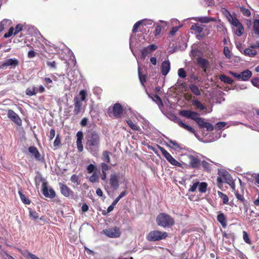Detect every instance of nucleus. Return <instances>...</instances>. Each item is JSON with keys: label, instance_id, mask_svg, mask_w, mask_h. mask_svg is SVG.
<instances>
[{"label": "nucleus", "instance_id": "nucleus-1", "mask_svg": "<svg viewBox=\"0 0 259 259\" xmlns=\"http://www.w3.org/2000/svg\"><path fill=\"white\" fill-rule=\"evenodd\" d=\"M100 141V134L95 131L89 132L85 136V148L95 157L99 155Z\"/></svg>", "mask_w": 259, "mask_h": 259}, {"label": "nucleus", "instance_id": "nucleus-2", "mask_svg": "<svg viewBox=\"0 0 259 259\" xmlns=\"http://www.w3.org/2000/svg\"><path fill=\"white\" fill-rule=\"evenodd\" d=\"M156 223L158 226L164 228L170 227L174 224V220L169 215L161 213L157 217Z\"/></svg>", "mask_w": 259, "mask_h": 259}, {"label": "nucleus", "instance_id": "nucleus-3", "mask_svg": "<svg viewBox=\"0 0 259 259\" xmlns=\"http://www.w3.org/2000/svg\"><path fill=\"white\" fill-rule=\"evenodd\" d=\"M168 236L166 232H162L158 230L150 231L147 235L146 239L150 242H155L165 239Z\"/></svg>", "mask_w": 259, "mask_h": 259}, {"label": "nucleus", "instance_id": "nucleus-4", "mask_svg": "<svg viewBox=\"0 0 259 259\" xmlns=\"http://www.w3.org/2000/svg\"><path fill=\"white\" fill-rule=\"evenodd\" d=\"M229 73L238 80L242 81L248 80L252 76V72L248 69H246L240 73L230 71Z\"/></svg>", "mask_w": 259, "mask_h": 259}, {"label": "nucleus", "instance_id": "nucleus-5", "mask_svg": "<svg viewBox=\"0 0 259 259\" xmlns=\"http://www.w3.org/2000/svg\"><path fill=\"white\" fill-rule=\"evenodd\" d=\"M159 148L162 155L169 163L174 166L182 167V164L176 160L165 149L160 146L159 147Z\"/></svg>", "mask_w": 259, "mask_h": 259}, {"label": "nucleus", "instance_id": "nucleus-6", "mask_svg": "<svg viewBox=\"0 0 259 259\" xmlns=\"http://www.w3.org/2000/svg\"><path fill=\"white\" fill-rule=\"evenodd\" d=\"M19 63L18 60L16 58L7 59L1 63L0 69H4L7 67L15 68L18 65Z\"/></svg>", "mask_w": 259, "mask_h": 259}, {"label": "nucleus", "instance_id": "nucleus-7", "mask_svg": "<svg viewBox=\"0 0 259 259\" xmlns=\"http://www.w3.org/2000/svg\"><path fill=\"white\" fill-rule=\"evenodd\" d=\"M119 175L114 172L110 176L109 184L110 187L114 190H116L119 186Z\"/></svg>", "mask_w": 259, "mask_h": 259}, {"label": "nucleus", "instance_id": "nucleus-8", "mask_svg": "<svg viewBox=\"0 0 259 259\" xmlns=\"http://www.w3.org/2000/svg\"><path fill=\"white\" fill-rule=\"evenodd\" d=\"M103 233L107 237L110 238H117L120 235V232L118 228H110L104 229L103 231Z\"/></svg>", "mask_w": 259, "mask_h": 259}, {"label": "nucleus", "instance_id": "nucleus-9", "mask_svg": "<svg viewBox=\"0 0 259 259\" xmlns=\"http://www.w3.org/2000/svg\"><path fill=\"white\" fill-rule=\"evenodd\" d=\"M42 192L44 195L48 198H53L55 197L56 194L54 190L50 188H48V185L47 183H43L42 185Z\"/></svg>", "mask_w": 259, "mask_h": 259}, {"label": "nucleus", "instance_id": "nucleus-10", "mask_svg": "<svg viewBox=\"0 0 259 259\" xmlns=\"http://www.w3.org/2000/svg\"><path fill=\"white\" fill-rule=\"evenodd\" d=\"M231 24L236 28V29L234 30L235 34L238 36L242 35L244 32V28L240 21L236 18L232 22Z\"/></svg>", "mask_w": 259, "mask_h": 259}, {"label": "nucleus", "instance_id": "nucleus-11", "mask_svg": "<svg viewBox=\"0 0 259 259\" xmlns=\"http://www.w3.org/2000/svg\"><path fill=\"white\" fill-rule=\"evenodd\" d=\"M8 117L18 125H21L22 124L21 118L14 111L9 110L8 112Z\"/></svg>", "mask_w": 259, "mask_h": 259}, {"label": "nucleus", "instance_id": "nucleus-12", "mask_svg": "<svg viewBox=\"0 0 259 259\" xmlns=\"http://www.w3.org/2000/svg\"><path fill=\"white\" fill-rule=\"evenodd\" d=\"M123 113V108L119 103H115L113 107V114L116 118H121Z\"/></svg>", "mask_w": 259, "mask_h": 259}, {"label": "nucleus", "instance_id": "nucleus-13", "mask_svg": "<svg viewBox=\"0 0 259 259\" xmlns=\"http://www.w3.org/2000/svg\"><path fill=\"white\" fill-rule=\"evenodd\" d=\"M76 146L78 152H81L83 150L82 145L83 133L81 131H78L76 135Z\"/></svg>", "mask_w": 259, "mask_h": 259}, {"label": "nucleus", "instance_id": "nucleus-14", "mask_svg": "<svg viewBox=\"0 0 259 259\" xmlns=\"http://www.w3.org/2000/svg\"><path fill=\"white\" fill-rule=\"evenodd\" d=\"M190 165L192 168H199L200 166V161L196 156L193 155H188Z\"/></svg>", "mask_w": 259, "mask_h": 259}, {"label": "nucleus", "instance_id": "nucleus-15", "mask_svg": "<svg viewBox=\"0 0 259 259\" xmlns=\"http://www.w3.org/2000/svg\"><path fill=\"white\" fill-rule=\"evenodd\" d=\"M170 69V63L168 60H165L161 64V73L163 75H166Z\"/></svg>", "mask_w": 259, "mask_h": 259}, {"label": "nucleus", "instance_id": "nucleus-16", "mask_svg": "<svg viewBox=\"0 0 259 259\" xmlns=\"http://www.w3.org/2000/svg\"><path fill=\"white\" fill-rule=\"evenodd\" d=\"M59 187L62 194H63L65 197L69 196L71 192H72V191L69 187L62 183L59 184Z\"/></svg>", "mask_w": 259, "mask_h": 259}, {"label": "nucleus", "instance_id": "nucleus-17", "mask_svg": "<svg viewBox=\"0 0 259 259\" xmlns=\"http://www.w3.org/2000/svg\"><path fill=\"white\" fill-rule=\"evenodd\" d=\"M28 151L37 160H40V154L37 149L34 146H30L28 148Z\"/></svg>", "mask_w": 259, "mask_h": 259}, {"label": "nucleus", "instance_id": "nucleus-18", "mask_svg": "<svg viewBox=\"0 0 259 259\" xmlns=\"http://www.w3.org/2000/svg\"><path fill=\"white\" fill-rule=\"evenodd\" d=\"M197 62L199 65L201 66L202 69L203 70L204 72H206V68H207L209 62L208 61L205 59L202 58H198L197 59Z\"/></svg>", "mask_w": 259, "mask_h": 259}, {"label": "nucleus", "instance_id": "nucleus-19", "mask_svg": "<svg viewBox=\"0 0 259 259\" xmlns=\"http://www.w3.org/2000/svg\"><path fill=\"white\" fill-rule=\"evenodd\" d=\"M217 220L224 228L227 227V219L224 213H221L218 214L217 216Z\"/></svg>", "mask_w": 259, "mask_h": 259}, {"label": "nucleus", "instance_id": "nucleus-20", "mask_svg": "<svg viewBox=\"0 0 259 259\" xmlns=\"http://www.w3.org/2000/svg\"><path fill=\"white\" fill-rule=\"evenodd\" d=\"M178 122H179V125L185 128V130H186L187 131H188V132H189L190 133H192V134H194L195 136L196 135V133H195V131L194 128H193L192 127H191L190 126L184 123L182 120L181 119H179L178 120Z\"/></svg>", "mask_w": 259, "mask_h": 259}, {"label": "nucleus", "instance_id": "nucleus-21", "mask_svg": "<svg viewBox=\"0 0 259 259\" xmlns=\"http://www.w3.org/2000/svg\"><path fill=\"white\" fill-rule=\"evenodd\" d=\"M222 12L230 24L234 21V20L237 18L235 16L232 15L227 9H223Z\"/></svg>", "mask_w": 259, "mask_h": 259}, {"label": "nucleus", "instance_id": "nucleus-22", "mask_svg": "<svg viewBox=\"0 0 259 259\" xmlns=\"http://www.w3.org/2000/svg\"><path fill=\"white\" fill-rule=\"evenodd\" d=\"M74 113L75 114H78L80 110L81 107V103L77 97L74 98Z\"/></svg>", "mask_w": 259, "mask_h": 259}, {"label": "nucleus", "instance_id": "nucleus-23", "mask_svg": "<svg viewBox=\"0 0 259 259\" xmlns=\"http://www.w3.org/2000/svg\"><path fill=\"white\" fill-rule=\"evenodd\" d=\"M12 24V21L10 19H5L0 22V32L3 31L5 27H7Z\"/></svg>", "mask_w": 259, "mask_h": 259}, {"label": "nucleus", "instance_id": "nucleus-24", "mask_svg": "<svg viewBox=\"0 0 259 259\" xmlns=\"http://www.w3.org/2000/svg\"><path fill=\"white\" fill-rule=\"evenodd\" d=\"M243 53L246 56H248L250 57H253L256 55L257 52L255 50L252 49L251 48H246L245 50H244Z\"/></svg>", "mask_w": 259, "mask_h": 259}, {"label": "nucleus", "instance_id": "nucleus-25", "mask_svg": "<svg viewBox=\"0 0 259 259\" xmlns=\"http://www.w3.org/2000/svg\"><path fill=\"white\" fill-rule=\"evenodd\" d=\"M198 191L202 193H205L207 190V188L208 186L206 182H198Z\"/></svg>", "mask_w": 259, "mask_h": 259}, {"label": "nucleus", "instance_id": "nucleus-26", "mask_svg": "<svg viewBox=\"0 0 259 259\" xmlns=\"http://www.w3.org/2000/svg\"><path fill=\"white\" fill-rule=\"evenodd\" d=\"M18 194L19 195L21 201L23 202V203H24L25 204H30V200L27 197H26L25 196V195L23 194L21 189H19V190L18 191Z\"/></svg>", "mask_w": 259, "mask_h": 259}, {"label": "nucleus", "instance_id": "nucleus-27", "mask_svg": "<svg viewBox=\"0 0 259 259\" xmlns=\"http://www.w3.org/2000/svg\"><path fill=\"white\" fill-rule=\"evenodd\" d=\"M189 88L191 92L195 95L200 96L201 95V92L197 85L194 84H190L189 85Z\"/></svg>", "mask_w": 259, "mask_h": 259}, {"label": "nucleus", "instance_id": "nucleus-28", "mask_svg": "<svg viewBox=\"0 0 259 259\" xmlns=\"http://www.w3.org/2000/svg\"><path fill=\"white\" fill-rule=\"evenodd\" d=\"M149 97L152 99V100L155 102L157 105L160 107L163 106L162 102L160 98L157 95L152 96L149 95Z\"/></svg>", "mask_w": 259, "mask_h": 259}, {"label": "nucleus", "instance_id": "nucleus-29", "mask_svg": "<svg viewBox=\"0 0 259 259\" xmlns=\"http://www.w3.org/2000/svg\"><path fill=\"white\" fill-rule=\"evenodd\" d=\"M180 115L186 117L187 118H190L192 117V114H193V111L190 110H181L179 113Z\"/></svg>", "mask_w": 259, "mask_h": 259}, {"label": "nucleus", "instance_id": "nucleus-30", "mask_svg": "<svg viewBox=\"0 0 259 259\" xmlns=\"http://www.w3.org/2000/svg\"><path fill=\"white\" fill-rule=\"evenodd\" d=\"M219 78L222 81L228 84H232L233 81V79L225 74L221 75Z\"/></svg>", "mask_w": 259, "mask_h": 259}, {"label": "nucleus", "instance_id": "nucleus-31", "mask_svg": "<svg viewBox=\"0 0 259 259\" xmlns=\"http://www.w3.org/2000/svg\"><path fill=\"white\" fill-rule=\"evenodd\" d=\"M204 27L199 26L198 24H193L191 27V29L195 31L197 33H201L203 30Z\"/></svg>", "mask_w": 259, "mask_h": 259}, {"label": "nucleus", "instance_id": "nucleus-32", "mask_svg": "<svg viewBox=\"0 0 259 259\" xmlns=\"http://www.w3.org/2000/svg\"><path fill=\"white\" fill-rule=\"evenodd\" d=\"M42 80L47 89H50L52 88V86L50 84L52 83L53 81L50 78L45 77L42 78Z\"/></svg>", "mask_w": 259, "mask_h": 259}, {"label": "nucleus", "instance_id": "nucleus-33", "mask_svg": "<svg viewBox=\"0 0 259 259\" xmlns=\"http://www.w3.org/2000/svg\"><path fill=\"white\" fill-rule=\"evenodd\" d=\"M37 94L36 88L35 87H32L30 88H28L26 90V94L29 96L35 95Z\"/></svg>", "mask_w": 259, "mask_h": 259}, {"label": "nucleus", "instance_id": "nucleus-34", "mask_svg": "<svg viewBox=\"0 0 259 259\" xmlns=\"http://www.w3.org/2000/svg\"><path fill=\"white\" fill-rule=\"evenodd\" d=\"M192 104L193 105L195 106L197 108L200 109L201 110L206 109L205 106L203 105L200 101L198 100H193L192 101Z\"/></svg>", "mask_w": 259, "mask_h": 259}, {"label": "nucleus", "instance_id": "nucleus-35", "mask_svg": "<svg viewBox=\"0 0 259 259\" xmlns=\"http://www.w3.org/2000/svg\"><path fill=\"white\" fill-rule=\"evenodd\" d=\"M89 180L90 182L94 183L99 182V176L98 175L96 172H94L92 176L90 177L89 178Z\"/></svg>", "mask_w": 259, "mask_h": 259}, {"label": "nucleus", "instance_id": "nucleus-36", "mask_svg": "<svg viewBox=\"0 0 259 259\" xmlns=\"http://www.w3.org/2000/svg\"><path fill=\"white\" fill-rule=\"evenodd\" d=\"M253 27L254 33L259 35V20L255 19L254 20Z\"/></svg>", "mask_w": 259, "mask_h": 259}, {"label": "nucleus", "instance_id": "nucleus-37", "mask_svg": "<svg viewBox=\"0 0 259 259\" xmlns=\"http://www.w3.org/2000/svg\"><path fill=\"white\" fill-rule=\"evenodd\" d=\"M126 122L127 123L128 125L134 131H139L140 127L134 124L131 120L128 119L126 120Z\"/></svg>", "mask_w": 259, "mask_h": 259}, {"label": "nucleus", "instance_id": "nucleus-38", "mask_svg": "<svg viewBox=\"0 0 259 259\" xmlns=\"http://www.w3.org/2000/svg\"><path fill=\"white\" fill-rule=\"evenodd\" d=\"M110 153L108 151H105L103 152V157L102 159L104 161L107 162V163H109L110 162Z\"/></svg>", "mask_w": 259, "mask_h": 259}, {"label": "nucleus", "instance_id": "nucleus-39", "mask_svg": "<svg viewBox=\"0 0 259 259\" xmlns=\"http://www.w3.org/2000/svg\"><path fill=\"white\" fill-rule=\"evenodd\" d=\"M218 194L219 197L223 199L224 204H226L228 202L229 198L228 197L226 194H224L221 191H218Z\"/></svg>", "mask_w": 259, "mask_h": 259}, {"label": "nucleus", "instance_id": "nucleus-40", "mask_svg": "<svg viewBox=\"0 0 259 259\" xmlns=\"http://www.w3.org/2000/svg\"><path fill=\"white\" fill-rule=\"evenodd\" d=\"M212 20L213 19L211 18L208 17H200L198 18V21L201 23H208Z\"/></svg>", "mask_w": 259, "mask_h": 259}, {"label": "nucleus", "instance_id": "nucleus-41", "mask_svg": "<svg viewBox=\"0 0 259 259\" xmlns=\"http://www.w3.org/2000/svg\"><path fill=\"white\" fill-rule=\"evenodd\" d=\"M145 21H147V20H140V21H139L137 22H136L134 25V27L133 28V32H135V33L137 32L138 31V28L139 27V26L141 24L144 23Z\"/></svg>", "mask_w": 259, "mask_h": 259}, {"label": "nucleus", "instance_id": "nucleus-42", "mask_svg": "<svg viewBox=\"0 0 259 259\" xmlns=\"http://www.w3.org/2000/svg\"><path fill=\"white\" fill-rule=\"evenodd\" d=\"M138 76L141 84L144 85V83L146 82V76L142 75L139 66L138 67Z\"/></svg>", "mask_w": 259, "mask_h": 259}, {"label": "nucleus", "instance_id": "nucleus-43", "mask_svg": "<svg viewBox=\"0 0 259 259\" xmlns=\"http://www.w3.org/2000/svg\"><path fill=\"white\" fill-rule=\"evenodd\" d=\"M196 122L198 124L200 128H204V126H205V125L206 123V122L205 121L204 119L200 117L197 119Z\"/></svg>", "mask_w": 259, "mask_h": 259}, {"label": "nucleus", "instance_id": "nucleus-44", "mask_svg": "<svg viewBox=\"0 0 259 259\" xmlns=\"http://www.w3.org/2000/svg\"><path fill=\"white\" fill-rule=\"evenodd\" d=\"M71 181L76 185L80 184V180L77 176L76 175H73L70 178Z\"/></svg>", "mask_w": 259, "mask_h": 259}, {"label": "nucleus", "instance_id": "nucleus-45", "mask_svg": "<svg viewBox=\"0 0 259 259\" xmlns=\"http://www.w3.org/2000/svg\"><path fill=\"white\" fill-rule=\"evenodd\" d=\"M141 52L142 58L143 59H145L146 58V56H147V55L151 53L149 51V50L148 49V48L147 47H145V48H143L141 50Z\"/></svg>", "mask_w": 259, "mask_h": 259}, {"label": "nucleus", "instance_id": "nucleus-46", "mask_svg": "<svg viewBox=\"0 0 259 259\" xmlns=\"http://www.w3.org/2000/svg\"><path fill=\"white\" fill-rule=\"evenodd\" d=\"M178 76L182 78H184L187 76V73L184 68H180L178 71Z\"/></svg>", "mask_w": 259, "mask_h": 259}, {"label": "nucleus", "instance_id": "nucleus-47", "mask_svg": "<svg viewBox=\"0 0 259 259\" xmlns=\"http://www.w3.org/2000/svg\"><path fill=\"white\" fill-rule=\"evenodd\" d=\"M29 216L33 220H36L38 218V213L35 211L29 208Z\"/></svg>", "mask_w": 259, "mask_h": 259}, {"label": "nucleus", "instance_id": "nucleus-48", "mask_svg": "<svg viewBox=\"0 0 259 259\" xmlns=\"http://www.w3.org/2000/svg\"><path fill=\"white\" fill-rule=\"evenodd\" d=\"M243 238L245 243L248 244H251V242L249 239V236L247 233L245 231L243 232Z\"/></svg>", "mask_w": 259, "mask_h": 259}, {"label": "nucleus", "instance_id": "nucleus-49", "mask_svg": "<svg viewBox=\"0 0 259 259\" xmlns=\"http://www.w3.org/2000/svg\"><path fill=\"white\" fill-rule=\"evenodd\" d=\"M23 25L21 24H19L16 26L14 28V35L17 34L19 32L23 30Z\"/></svg>", "mask_w": 259, "mask_h": 259}, {"label": "nucleus", "instance_id": "nucleus-50", "mask_svg": "<svg viewBox=\"0 0 259 259\" xmlns=\"http://www.w3.org/2000/svg\"><path fill=\"white\" fill-rule=\"evenodd\" d=\"M79 95L80 96V100L81 101L85 100V98L87 96V92L85 90L80 91Z\"/></svg>", "mask_w": 259, "mask_h": 259}, {"label": "nucleus", "instance_id": "nucleus-51", "mask_svg": "<svg viewBox=\"0 0 259 259\" xmlns=\"http://www.w3.org/2000/svg\"><path fill=\"white\" fill-rule=\"evenodd\" d=\"M202 165L206 170H210L211 169V164L205 160H203L201 162Z\"/></svg>", "mask_w": 259, "mask_h": 259}, {"label": "nucleus", "instance_id": "nucleus-52", "mask_svg": "<svg viewBox=\"0 0 259 259\" xmlns=\"http://www.w3.org/2000/svg\"><path fill=\"white\" fill-rule=\"evenodd\" d=\"M240 11L245 16L249 17L250 16V11L248 9L244 7L240 8Z\"/></svg>", "mask_w": 259, "mask_h": 259}, {"label": "nucleus", "instance_id": "nucleus-53", "mask_svg": "<svg viewBox=\"0 0 259 259\" xmlns=\"http://www.w3.org/2000/svg\"><path fill=\"white\" fill-rule=\"evenodd\" d=\"M224 54L226 57V58L228 59H230L231 57V53L229 50V49L228 47H225L224 48Z\"/></svg>", "mask_w": 259, "mask_h": 259}, {"label": "nucleus", "instance_id": "nucleus-54", "mask_svg": "<svg viewBox=\"0 0 259 259\" xmlns=\"http://www.w3.org/2000/svg\"><path fill=\"white\" fill-rule=\"evenodd\" d=\"M12 35H14V27H11L9 29L8 32L4 34V37L9 38L11 37Z\"/></svg>", "mask_w": 259, "mask_h": 259}, {"label": "nucleus", "instance_id": "nucleus-55", "mask_svg": "<svg viewBox=\"0 0 259 259\" xmlns=\"http://www.w3.org/2000/svg\"><path fill=\"white\" fill-rule=\"evenodd\" d=\"M198 182H196L193 184L192 185L190 186V188L188 190L189 192H194L196 191V189L198 188Z\"/></svg>", "mask_w": 259, "mask_h": 259}, {"label": "nucleus", "instance_id": "nucleus-56", "mask_svg": "<svg viewBox=\"0 0 259 259\" xmlns=\"http://www.w3.org/2000/svg\"><path fill=\"white\" fill-rule=\"evenodd\" d=\"M228 182L227 183L229 184V185L231 186V188L232 189V191L234 192H235V185L234 182L232 181V179H231L230 176H228Z\"/></svg>", "mask_w": 259, "mask_h": 259}, {"label": "nucleus", "instance_id": "nucleus-57", "mask_svg": "<svg viewBox=\"0 0 259 259\" xmlns=\"http://www.w3.org/2000/svg\"><path fill=\"white\" fill-rule=\"evenodd\" d=\"M126 194L125 191L122 192L120 195L113 201V204H116L119 200Z\"/></svg>", "mask_w": 259, "mask_h": 259}, {"label": "nucleus", "instance_id": "nucleus-58", "mask_svg": "<svg viewBox=\"0 0 259 259\" xmlns=\"http://www.w3.org/2000/svg\"><path fill=\"white\" fill-rule=\"evenodd\" d=\"M96 168V166L93 164H89L87 167V172L89 174H91L92 172H94Z\"/></svg>", "mask_w": 259, "mask_h": 259}, {"label": "nucleus", "instance_id": "nucleus-59", "mask_svg": "<svg viewBox=\"0 0 259 259\" xmlns=\"http://www.w3.org/2000/svg\"><path fill=\"white\" fill-rule=\"evenodd\" d=\"M227 124V122H219L215 124V129L218 130H221L222 128L225 127Z\"/></svg>", "mask_w": 259, "mask_h": 259}, {"label": "nucleus", "instance_id": "nucleus-60", "mask_svg": "<svg viewBox=\"0 0 259 259\" xmlns=\"http://www.w3.org/2000/svg\"><path fill=\"white\" fill-rule=\"evenodd\" d=\"M205 126H204V127L206 128V130L208 132H210V131H212L213 130V126L212 125V124L209 123V122H207L206 123Z\"/></svg>", "mask_w": 259, "mask_h": 259}, {"label": "nucleus", "instance_id": "nucleus-61", "mask_svg": "<svg viewBox=\"0 0 259 259\" xmlns=\"http://www.w3.org/2000/svg\"><path fill=\"white\" fill-rule=\"evenodd\" d=\"M101 167L102 171H107L109 169V166L105 163H101Z\"/></svg>", "mask_w": 259, "mask_h": 259}, {"label": "nucleus", "instance_id": "nucleus-62", "mask_svg": "<svg viewBox=\"0 0 259 259\" xmlns=\"http://www.w3.org/2000/svg\"><path fill=\"white\" fill-rule=\"evenodd\" d=\"M251 83L254 86L259 88V77L252 78Z\"/></svg>", "mask_w": 259, "mask_h": 259}, {"label": "nucleus", "instance_id": "nucleus-63", "mask_svg": "<svg viewBox=\"0 0 259 259\" xmlns=\"http://www.w3.org/2000/svg\"><path fill=\"white\" fill-rule=\"evenodd\" d=\"M102 92V90L99 87H96L93 90L94 94L95 95H97V96H99L101 94Z\"/></svg>", "mask_w": 259, "mask_h": 259}, {"label": "nucleus", "instance_id": "nucleus-64", "mask_svg": "<svg viewBox=\"0 0 259 259\" xmlns=\"http://www.w3.org/2000/svg\"><path fill=\"white\" fill-rule=\"evenodd\" d=\"M149 51L151 52L157 49V46L154 44H152L147 47Z\"/></svg>", "mask_w": 259, "mask_h": 259}]
</instances>
